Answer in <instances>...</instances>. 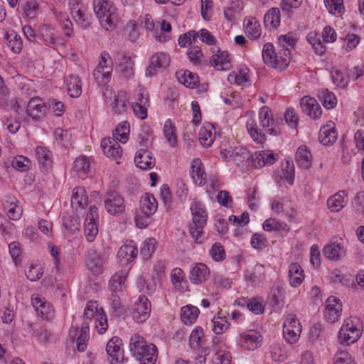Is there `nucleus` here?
<instances>
[{
	"mask_svg": "<svg viewBox=\"0 0 364 364\" xmlns=\"http://www.w3.org/2000/svg\"><path fill=\"white\" fill-rule=\"evenodd\" d=\"M131 350L137 358L149 356L154 353L153 350L155 351V355H158L157 348L154 343H133Z\"/></svg>",
	"mask_w": 364,
	"mask_h": 364,
	"instance_id": "a211bd4d",
	"label": "nucleus"
},
{
	"mask_svg": "<svg viewBox=\"0 0 364 364\" xmlns=\"http://www.w3.org/2000/svg\"><path fill=\"white\" fill-rule=\"evenodd\" d=\"M271 110L267 106L262 107L259 112V123L263 128H268L267 132L271 135L277 136L280 134V129L272 115Z\"/></svg>",
	"mask_w": 364,
	"mask_h": 364,
	"instance_id": "9d476101",
	"label": "nucleus"
},
{
	"mask_svg": "<svg viewBox=\"0 0 364 364\" xmlns=\"http://www.w3.org/2000/svg\"><path fill=\"white\" fill-rule=\"evenodd\" d=\"M311 154L306 146H301L296 153V162L298 166L304 169H309L311 166Z\"/></svg>",
	"mask_w": 364,
	"mask_h": 364,
	"instance_id": "b1692460",
	"label": "nucleus"
},
{
	"mask_svg": "<svg viewBox=\"0 0 364 364\" xmlns=\"http://www.w3.org/2000/svg\"><path fill=\"white\" fill-rule=\"evenodd\" d=\"M63 225L68 231L74 234L80 231V220L77 215H68L63 218Z\"/></svg>",
	"mask_w": 364,
	"mask_h": 364,
	"instance_id": "de8ad7c7",
	"label": "nucleus"
},
{
	"mask_svg": "<svg viewBox=\"0 0 364 364\" xmlns=\"http://www.w3.org/2000/svg\"><path fill=\"white\" fill-rule=\"evenodd\" d=\"M246 33L252 39H257L261 35L260 26L257 21H250L246 26Z\"/></svg>",
	"mask_w": 364,
	"mask_h": 364,
	"instance_id": "0e129e2a",
	"label": "nucleus"
},
{
	"mask_svg": "<svg viewBox=\"0 0 364 364\" xmlns=\"http://www.w3.org/2000/svg\"><path fill=\"white\" fill-rule=\"evenodd\" d=\"M90 170V159L85 156L77 157L73 162L72 171L79 176H85L88 173Z\"/></svg>",
	"mask_w": 364,
	"mask_h": 364,
	"instance_id": "7c9ffc66",
	"label": "nucleus"
},
{
	"mask_svg": "<svg viewBox=\"0 0 364 364\" xmlns=\"http://www.w3.org/2000/svg\"><path fill=\"white\" fill-rule=\"evenodd\" d=\"M284 289L278 284H274L269 296V304L272 307H278L284 301Z\"/></svg>",
	"mask_w": 364,
	"mask_h": 364,
	"instance_id": "79ce46f5",
	"label": "nucleus"
},
{
	"mask_svg": "<svg viewBox=\"0 0 364 364\" xmlns=\"http://www.w3.org/2000/svg\"><path fill=\"white\" fill-rule=\"evenodd\" d=\"M200 313L199 309L193 305H187L181 309V321L185 324H191L194 323Z\"/></svg>",
	"mask_w": 364,
	"mask_h": 364,
	"instance_id": "473e14b6",
	"label": "nucleus"
},
{
	"mask_svg": "<svg viewBox=\"0 0 364 364\" xmlns=\"http://www.w3.org/2000/svg\"><path fill=\"white\" fill-rule=\"evenodd\" d=\"M128 103L127 93L124 90L119 91L117 96H115V112L122 113L126 111Z\"/></svg>",
	"mask_w": 364,
	"mask_h": 364,
	"instance_id": "3c124183",
	"label": "nucleus"
},
{
	"mask_svg": "<svg viewBox=\"0 0 364 364\" xmlns=\"http://www.w3.org/2000/svg\"><path fill=\"white\" fill-rule=\"evenodd\" d=\"M134 62L129 55L125 53H117L116 73L119 78L129 80L134 75Z\"/></svg>",
	"mask_w": 364,
	"mask_h": 364,
	"instance_id": "39448f33",
	"label": "nucleus"
},
{
	"mask_svg": "<svg viewBox=\"0 0 364 364\" xmlns=\"http://www.w3.org/2000/svg\"><path fill=\"white\" fill-rule=\"evenodd\" d=\"M356 318H348L345 321L340 329L338 338L343 341H358L362 334V330L357 327Z\"/></svg>",
	"mask_w": 364,
	"mask_h": 364,
	"instance_id": "0eeeda50",
	"label": "nucleus"
},
{
	"mask_svg": "<svg viewBox=\"0 0 364 364\" xmlns=\"http://www.w3.org/2000/svg\"><path fill=\"white\" fill-rule=\"evenodd\" d=\"M318 97L326 109H332L336 105L337 99L335 95L328 90L321 91Z\"/></svg>",
	"mask_w": 364,
	"mask_h": 364,
	"instance_id": "49530a36",
	"label": "nucleus"
},
{
	"mask_svg": "<svg viewBox=\"0 0 364 364\" xmlns=\"http://www.w3.org/2000/svg\"><path fill=\"white\" fill-rule=\"evenodd\" d=\"M212 129H213V126L211 124H208L199 131L198 140L203 146L209 147L215 140V134L212 133Z\"/></svg>",
	"mask_w": 364,
	"mask_h": 364,
	"instance_id": "c9c22d12",
	"label": "nucleus"
},
{
	"mask_svg": "<svg viewBox=\"0 0 364 364\" xmlns=\"http://www.w3.org/2000/svg\"><path fill=\"white\" fill-rule=\"evenodd\" d=\"M213 331L216 334H220L226 331L228 328V323L224 317H215L212 320Z\"/></svg>",
	"mask_w": 364,
	"mask_h": 364,
	"instance_id": "052dcab7",
	"label": "nucleus"
},
{
	"mask_svg": "<svg viewBox=\"0 0 364 364\" xmlns=\"http://www.w3.org/2000/svg\"><path fill=\"white\" fill-rule=\"evenodd\" d=\"M202 164L199 160L193 161L191 176L196 184L203 186L206 182V173L201 168Z\"/></svg>",
	"mask_w": 364,
	"mask_h": 364,
	"instance_id": "f704fd0d",
	"label": "nucleus"
},
{
	"mask_svg": "<svg viewBox=\"0 0 364 364\" xmlns=\"http://www.w3.org/2000/svg\"><path fill=\"white\" fill-rule=\"evenodd\" d=\"M191 210L193 221L189 225V232L196 243L201 244L205 238L203 229L206 225L208 215L203 205L198 201L192 203Z\"/></svg>",
	"mask_w": 364,
	"mask_h": 364,
	"instance_id": "f03ea898",
	"label": "nucleus"
},
{
	"mask_svg": "<svg viewBox=\"0 0 364 364\" xmlns=\"http://www.w3.org/2000/svg\"><path fill=\"white\" fill-rule=\"evenodd\" d=\"M263 228L265 231H284L286 232L289 231V228L287 223L279 222L274 218L266 220L263 223Z\"/></svg>",
	"mask_w": 364,
	"mask_h": 364,
	"instance_id": "a18cd8bd",
	"label": "nucleus"
},
{
	"mask_svg": "<svg viewBox=\"0 0 364 364\" xmlns=\"http://www.w3.org/2000/svg\"><path fill=\"white\" fill-rule=\"evenodd\" d=\"M289 283L293 287L299 286L304 280V275L301 267L298 263H292L289 267Z\"/></svg>",
	"mask_w": 364,
	"mask_h": 364,
	"instance_id": "bb28decb",
	"label": "nucleus"
},
{
	"mask_svg": "<svg viewBox=\"0 0 364 364\" xmlns=\"http://www.w3.org/2000/svg\"><path fill=\"white\" fill-rule=\"evenodd\" d=\"M187 55L190 60L195 65L200 64L203 56L201 49L198 46L189 48Z\"/></svg>",
	"mask_w": 364,
	"mask_h": 364,
	"instance_id": "338daca9",
	"label": "nucleus"
},
{
	"mask_svg": "<svg viewBox=\"0 0 364 364\" xmlns=\"http://www.w3.org/2000/svg\"><path fill=\"white\" fill-rule=\"evenodd\" d=\"M198 33L196 31H191L188 33H186L183 35L180 36L178 38V44L181 47H185L187 44H192L196 42V39L198 38Z\"/></svg>",
	"mask_w": 364,
	"mask_h": 364,
	"instance_id": "e2e57ef3",
	"label": "nucleus"
},
{
	"mask_svg": "<svg viewBox=\"0 0 364 364\" xmlns=\"http://www.w3.org/2000/svg\"><path fill=\"white\" fill-rule=\"evenodd\" d=\"M112 72V59L107 52L104 51L101 53L100 60L97 68L94 70L92 75L98 85L105 87L102 90L103 97L106 102H109L110 106L113 108L112 89L107 85V83L111 80Z\"/></svg>",
	"mask_w": 364,
	"mask_h": 364,
	"instance_id": "f257e3e1",
	"label": "nucleus"
},
{
	"mask_svg": "<svg viewBox=\"0 0 364 364\" xmlns=\"http://www.w3.org/2000/svg\"><path fill=\"white\" fill-rule=\"evenodd\" d=\"M170 58L165 53H156L151 58L150 65L146 70L147 76H154L156 74L157 68H166L169 65Z\"/></svg>",
	"mask_w": 364,
	"mask_h": 364,
	"instance_id": "4468645a",
	"label": "nucleus"
},
{
	"mask_svg": "<svg viewBox=\"0 0 364 364\" xmlns=\"http://www.w3.org/2000/svg\"><path fill=\"white\" fill-rule=\"evenodd\" d=\"M97 210L95 205H91L86 215L84 232L86 240L88 242H92L98 233V228L96 223L98 219Z\"/></svg>",
	"mask_w": 364,
	"mask_h": 364,
	"instance_id": "423d86ee",
	"label": "nucleus"
},
{
	"mask_svg": "<svg viewBox=\"0 0 364 364\" xmlns=\"http://www.w3.org/2000/svg\"><path fill=\"white\" fill-rule=\"evenodd\" d=\"M205 343H189L190 348L196 355L195 359L200 364H205L206 362L205 357L210 353L209 347L205 346Z\"/></svg>",
	"mask_w": 364,
	"mask_h": 364,
	"instance_id": "c85d7f7f",
	"label": "nucleus"
},
{
	"mask_svg": "<svg viewBox=\"0 0 364 364\" xmlns=\"http://www.w3.org/2000/svg\"><path fill=\"white\" fill-rule=\"evenodd\" d=\"M100 147L103 154L109 158L114 157V144L110 137H104L101 140Z\"/></svg>",
	"mask_w": 364,
	"mask_h": 364,
	"instance_id": "69168bd1",
	"label": "nucleus"
},
{
	"mask_svg": "<svg viewBox=\"0 0 364 364\" xmlns=\"http://www.w3.org/2000/svg\"><path fill=\"white\" fill-rule=\"evenodd\" d=\"M87 265L94 272H98L102 267V261L96 253L89 255Z\"/></svg>",
	"mask_w": 364,
	"mask_h": 364,
	"instance_id": "680f3d73",
	"label": "nucleus"
},
{
	"mask_svg": "<svg viewBox=\"0 0 364 364\" xmlns=\"http://www.w3.org/2000/svg\"><path fill=\"white\" fill-rule=\"evenodd\" d=\"M319 141L323 145L333 144L337 139V133L334 125L326 124L322 127L318 133Z\"/></svg>",
	"mask_w": 364,
	"mask_h": 364,
	"instance_id": "412c9836",
	"label": "nucleus"
},
{
	"mask_svg": "<svg viewBox=\"0 0 364 364\" xmlns=\"http://www.w3.org/2000/svg\"><path fill=\"white\" fill-rule=\"evenodd\" d=\"M246 127L249 134L255 141L259 144H263L264 142V134L261 132H259L257 124L253 120H248L247 122Z\"/></svg>",
	"mask_w": 364,
	"mask_h": 364,
	"instance_id": "09e8293b",
	"label": "nucleus"
},
{
	"mask_svg": "<svg viewBox=\"0 0 364 364\" xmlns=\"http://www.w3.org/2000/svg\"><path fill=\"white\" fill-rule=\"evenodd\" d=\"M32 304L36 313L44 319L50 318L53 315V308L44 299L39 296L32 297Z\"/></svg>",
	"mask_w": 364,
	"mask_h": 364,
	"instance_id": "f3484780",
	"label": "nucleus"
},
{
	"mask_svg": "<svg viewBox=\"0 0 364 364\" xmlns=\"http://www.w3.org/2000/svg\"><path fill=\"white\" fill-rule=\"evenodd\" d=\"M130 133V125L127 121L120 122L115 127V141H118L122 144H125L129 140Z\"/></svg>",
	"mask_w": 364,
	"mask_h": 364,
	"instance_id": "a19ab883",
	"label": "nucleus"
},
{
	"mask_svg": "<svg viewBox=\"0 0 364 364\" xmlns=\"http://www.w3.org/2000/svg\"><path fill=\"white\" fill-rule=\"evenodd\" d=\"M71 14L73 18L80 27L85 28L90 26V22L89 18L79 4L73 5L71 7Z\"/></svg>",
	"mask_w": 364,
	"mask_h": 364,
	"instance_id": "c756f323",
	"label": "nucleus"
},
{
	"mask_svg": "<svg viewBox=\"0 0 364 364\" xmlns=\"http://www.w3.org/2000/svg\"><path fill=\"white\" fill-rule=\"evenodd\" d=\"M251 245L255 249H261L268 245V241L262 234L255 233L251 238Z\"/></svg>",
	"mask_w": 364,
	"mask_h": 364,
	"instance_id": "774afa93",
	"label": "nucleus"
},
{
	"mask_svg": "<svg viewBox=\"0 0 364 364\" xmlns=\"http://www.w3.org/2000/svg\"><path fill=\"white\" fill-rule=\"evenodd\" d=\"M301 332V326L299 321L294 314H289L284 323L283 335L286 341L293 340L296 341Z\"/></svg>",
	"mask_w": 364,
	"mask_h": 364,
	"instance_id": "6e6552de",
	"label": "nucleus"
},
{
	"mask_svg": "<svg viewBox=\"0 0 364 364\" xmlns=\"http://www.w3.org/2000/svg\"><path fill=\"white\" fill-rule=\"evenodd\" d=\"M302 112L313 119H318L322 113L321 108L317 101L311 97L304 96L300 100Z\"/></svg>",
	"mask_w": 364,
	"mask_h": 364,
	"instance_id": "ddd939ff",
	"label": "nucleus"
},
{
	"mask_svg": "<svg viewBox=\"0 0 364 364\" xmlns=\"http://www.w3.org/2000/svg\"><path fill=\"white\" fill-rule=\"evenodd\" d=\"M70 80H67L68 92L72 97H78L82 92L81 82L75 75H70Z\"/></svg>",
	"mask_w": 364,
	"mask_h": 364,
	"instance_id": "c03bdc74",
	"label": "nucleus"
},
{
	"mask_svg": "<svg viewBox=\"0 0 364 364\" xmlns=\"http://www.w3.org/2000/svg\"><path fill=\"white\" fill-rule=\"evenodd\" d=\"M324 318L329 323H334L338 321L342 311V304L335 296H330L326 301Z\"/></svg>",
	"mask_w": 364,
	"mask_h": 364,
	"instance_id": "f8f14e48",
	"label": "nucleus"
},
{
	"mask_svg": "<svg viewBox=\"0 0 364 364\" xmlns=\"http://www.w3.org/2000/svg\"><path fill=\"white\" fill-rule=\"evenodd\" d=\"M309 338L313 341L316 340H326L325 331L321 323H316L310 328Z\"/></svg>",
	"mask_w": 364,
	"mask_h": 364,
	"instance_id": "bf43d9fd",
	"label": "nucleus"
},
{
	"mask_svg": "<svg viewBox=\"0 0 364 364\" xmlns=\"http://www.w3.org/2000/svg\"><path fill=\"white\" fill-rule=\"evenodd\" d=\"M151 303L145 296H139L135 302L132 318L137 323L145 321L149 316Z\"/></svg>",
	"mask_w": 364,
	"mask_h": 364,
	"instance_id": "9b49d317",
	"label": "nucleus"
},
{
	"mask_svg": "<svg viewBox=\"0 0 364 364\" xmlns=\"http://www.w3.org/2000/svg\"><path fill=\"white\" fill-rule=\"evenodd\" d=\"M176 77L178 82L186 87L193 88L199 82L198 76L188 70L176 72Z\"/></svg>",
	"mask_w": 364,
	"mask_h": 364,
	"instance_id": "a878e982",
	"label": "nucleus"
},
{
	"mask_svg": "<svg viewBox=\"0 0 364 364\" xmlns=\"http://www.w3.org/2000/svg\"><path fill=\"white\" fill-rule=\"evenodd\" d=\"M39 36L46 46L55 47L64 44V39L58 35V31L48 25L41 26Z\"/></svg>",
	"mask_w": 364,
	"mask_h": 364,
	"instance_id": "1a4fd4ad",
	"label": "nucleus"
},
{
	"mask_svg": "<svg viewBox=\"0 0 364 364\" xmlns=\"http://www.w3.org/2000/svg\"><path fill=\"white\" fill-rule=\"evenodd\" d=\"M324 3L331 14L339 15L344 12L343 0H324Z\"/></svg>",
	"mask_w": 364,
	"mask_h": 364,
	"instance_id": "603ef678",
	"label": "nucleus"
},
{
	"mask_svg": "<svg viewBox=\"0 0 364 364\" xmlns=\"http://www.w3.org/2000/svg\"><path fill=\"white\" fill-rule=\"evenodd\" d=\"M69 338L71 341H87L90 338L88 323L84 322L80 328L71 327L69 330Z\"/></svg>",
	"mask_w": 364,
	"mask_h": 364,
	"instance_id": "cd10ccee",
	"label": "nucleus"
},
{
	"mask_svg": "<svg viewBox=\"0 0 364 364\" xmlns=\"http://www.w3.org/2000/svg\"><path fill=\"white\" fill-rule=\"evenodd\" d=\"M164 136L171 146H175L177 144V136L176 134L175 127L171 119L165 122L164 128Z\"/></svg>",
	"mask_w": 364,
	"mask_h": 364,
	"instance_id": "8fccbe9b",
	"label": "nucleus"
},
{
	"mask_svg": "<svg viewBox=\"0 0 364 364\" xmlns=\"http://www.w3.org/2000/svg\"><path fill=\"white\" fill-rule=\"evenodd\" d=\"M134 162L136 166L142 170L151 169L155 165V159L151 152L146 149H140L136 152Z\"/></svg>",
	"mask_w": 364,
	"mask_h": 364,
	"instance_id": "2eb2a0df",
	"label": "nucleus"
},
{
	"mask_svg": "<svg viewBox=\"0 0 364 364\" xmlns=\"http://www.w3.org/2000/svg\"><path fill=\"white\" fill-rule=\"evenodd\" d=\"M221 154L225 160L233 161L237 165L249 159L250 156L247 149L244 147H236L232 150H225L224 152H221Z\"/></svg>",
	"mask_w": 364,
	"mask_h": 364,
	"instance_id": "dca6fc26",
	"label": "nucleus"
},
{
	"mask_svg": "<svg viewBox=\"0 0 364 364\" xmlns=\"http://www.w3.org/2000/svg\"><path fill=\"white\" fill-rule=\"evenodd\" d=\"M291 59V50L289 48L281 49L277 55L273 58V63L269 66L282 70L286 68L290 63Z\"/></svg>",
	"mask_w": 364,
	"mask_h": 364,
	"instance_id": "393cba45",
	"label": "nucleus"
},
{
	"mask_svg": "<svg viewBox=\"0 0 364 364\" xmlns=\"http://www.w3.org/2000/svg\"><path fill=\"white\" fill-rule=\"evenodd\" d=\"M88 198L86 191L82 187H77L73 189L71 197V205L73 208L83 209L87 205Z\"/></svg>",
	"mask_w": 364,
	"mask_h": 364,
	"instance_id": "5701e85b",
	"label": "nucleus"
},
{
	"mask_svg": "<svg viewBox=\"0 0 364 364\" xmlns=\"http://www.w3.org/2000/svg\"><path fill=\"white\" fill-rule=\"evenodd\" d=\"M35 151L39 164L46 168L51 166L52 154L46 147L38 146Z\"/></svg>",
	"mask_w": 364,
	"mask_h": 364,
	"instance_id": "ea45409f",
	"label": "nucleus"
},
{
	"mask_svg": "<svg viewBox=\"0 0 364 364\" xmlns=\"http://www.w3.org/2000/svg\"><path fill=\"white\" fill-rule=\"evenodd\" d=\"M137 253L138 250L136 247L131 244L125 245L119 248L117 257L121 262L124 261V264H128L136 257Z\"/></svg>",
	"mask_w": 364,
	"mask_h": 364,
	"instance_id": "72a5a7b5",
	"label": "nucleus"
},
{
	"mask_svg": "<svg viewBox=\"0 0 364 364\" xmlns=\"http://www.w3.org/2000/svg\"><path fill=\"white\" fill-rule=\"evenodd\" d=\"M341 244L331 243L326 245L323 249V254L329 259L337 260L343 254Z\"/></svg>",
	"mask_w": 364,
	"mask_h": 364,
	"instance_id": "37998d69",
	"label": "nucleus"
},
{
	"mask_svg": "<svg viewBox=\"0 0 364 364\" xmlns=\"http://www.w3.org/2000/svg\"><path fill=\"white\" fill-rule=\"evenodd\" d=\"M157 205L155 197L152 194L146 193L144 200L141 201V212L146 215H151L156 212Z\"/></svg>",
	"mask_w": 364,
	"mask_h": 364,
	"instance_id": "e433bc0d",
	"label": "nucleus"
},
{
	"mask_svg": "<svg viewBox=\"0 0 364 364\" xmlns=\"http://www.w3.org/2000/svg\"><path fill=\"white\" fill-rule=\"evenodd\" d=\"M283 343H274L271 346L272 359L277 361H283L286 358V352L283 349Z\"/></svg>",
	"mask_w": 364,
	"mask_h": 364,
	"instance_id": "13d9d810",
	"label": "nucleus"
},
{
	"mask_svg": "<svg viewBox=\"0 0 364 364\" xmlns=\"http://www.w3.org/2000/svg\"><path fill=\"white\" fill-rule=\"evenodd\" d=\"M43 274V268L41 265L31 264L28 267V269L26 270V277L32 281H38Z\"/></svg>",
	"mask_w": 364,
	"mask_h": 364,
	"instance_id": "864d4df0",
	"label": "nucleus"
},
{
	"mask_svg": "<svg viewBox=\"0 0 364 364\" xmlns=\"http://www.w3.org/2000/svg\"><path fill=\"white\" fill-rule=\"evenodd\" d=\"M43 109L44 107L40 98H31L28 102L26 112L29 117L36 119L43 114Z\"/></svg>",
	"mask_w": 364,
	"mask_h": 364,
	"instance_id": "2f4dec72",
	"label": "nucleus"
},
{
	"mask_svg": "<svg viewBox=\"0 0 364 364\" xmlns=\"http://www.w3.org/2000/svg\"><path fill=\"white\" fill-rule=\"evenodd\" d=\"M277 55L274 46L271 43H267L264 45L262 50V58L264 63L270 65L273 63V58Z\"/></svg>",
	"mask_w": 364,
	"mask_h": 364,
	"instance_id": "4d7b16f0",
	"label": "nucleus"
},
{
	"mask_svg": "<svg viewBox=\"0 0 364 364\" xmlns=\"http://www.w3.org/2000/svg\"><path fill=\"white\" fill-rule=\"evenodd\" d=\"M94 10L102 27L106 31L113 29L112 2L107 0H94Z\"/></svg>",
	"mask_w": 364,
	"mask_h": 364,
	"instance_id": "20e7f679",
	"label": "nucleus"
},
{
	"mask_svg": "<svg viewBox=\"0 0 364 364\" xmlns=\"http://www.w3.org/2000/svg\"><path fill=\"white\" fill-rule=\"evenodd\" d=\"M210 271L206 265L200 263L193 267L190 273V280L194 284H200L206 281Z\"/></svg>",
	"mask_w": 364,
	"mask_h": 364,
	"instance_id": "6ab92c4d",
	"label": "nucleus"
},
{
	"mask_svg": "<svg viewBox=\"0 0 364 364\" xmlns=\"http://www.w3.org/2000/svg\"><path fill=\"white\" fill-rule=\"evenodd\" d=\"M4 39L7 46L14 53H19L21 51L23 47L21 38L14 30L6 31Z\"/></svg>",
	"mask_w": 364,
	"mask_h": 364,
	"instance_id": "4be33fe9",
	"label": "nucleus"
},
{
	"mask_svg": "<svg viewBox=\"0 0 364 364\" xmlns=\"http://www.w3.org/2000/svg\"><path fill=\"white\" fill-rule=\"evenodd\" d=\"M83 317L86 320L93 321L95 327L100 334L107 328V319L102 308L99 307L96 301H89L84 310Z\"/></svg>",
	"mask_w": 364,
	"mask_h": 364,
	"instance_id": "7ed1b4c3",
	"label": "nucleus"
},
{
	"mask_svg": "<svg viewBox=\"0 0 364 364\" xmlns=\"http://www.w3.org/2000/svg\"><path fill=\"white\" fill-rule=\"evenodd\" d=\"M156 241L154 238H149L145 240L141 249V254L144 259H148L154 252Z\"/></svg>",
	"mask_w": 364,
	"mask_h": 364,
	"instance_id": "6e6d98bb",
	"label": "nucleus"
},
{
	"mask_svg": "<svg viewBox=\"0 0 364 364\" xmlns=\"http://www.w3.org/2000/svg\"><path fill=\"white\" fill-rule=\"evenodd\" d=\"M346 196V191H341L330 197L327 200V205L331 211L338 212L342 210L347 203Z\"/></svg>",
	"mask_w": 364,
	"mask_h": 364,
	"instance_id": "aec40b11",
	"label": "nucleus"
},
{
	"mask_svg": "<svg viewBox=\"0 0 364 364\" xmlns=\"http://www.w3.org/2000/svg\"><path fill=\"white\" fill-rule=\"evenodd\" d=\"M264 23L266 27L277 28L280 23V11L277 8L269 9L264 16Z\"/></svg>",
	"mask_w": 364,
	"mask_h": 364,
	"instance_id": "58836bf2",
	"label": "nucleus"
},
{
	"mask_svg": "<svg viewBox=\"0 0 364 364\" xmlns=\"http://www.w3.org/2000/svg\"><path fill=\"white\" fill-rule=\"evenodd\" d=\"M229 54L226 51L218 50V53L213 55L210 58V64L215 67L218 70H225L229 64Z\"/></svg>",
	"mask_w": 364,
	"mask_h": 364,
	"instance_id": "4c0bfd02",
	"label": "nucleus"
},
{
	"mask_svg": "<svg viewBox=\"0 0 364 364\" xmlns=\"http://www.w3.org/2000/svg\"><path fill=\"white\" fill-rule=\"evenodd\" d=\"M12 166L18 171H25L29 168L31 161L24 156L18 155L12 160Z\"/></svg>",
	"mask_w": 364,
	"mask_h": 364,
	"instance_id": "5fc2aeb1",
	"label": "nucleus"
}]
</instances>
